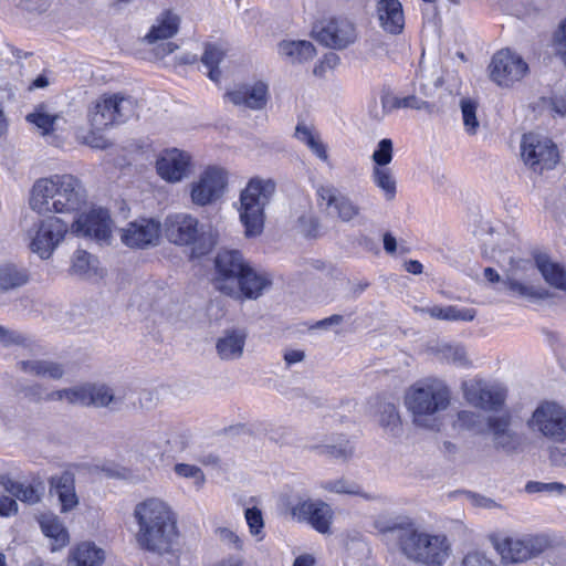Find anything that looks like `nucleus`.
Masks as SVG:
<instances>
[{
	"mask_svg": "<svg viewBox=\"0 0 566 566\" xmlns=\"http://www.w3.org/2000/svg\"><path fill=\"white\" fill-rule=\"evenodd\" d=\"M86 205L85 187L71 174H54L39 178L30 190L29 206L40 216L77 214Z\"/></svg>",
	"mask_w": 566,
	"mask_h": 566,
	"instance_id": "obj_1",
	"label": "nucleus"
},
{
	"mask_svg": "<svg viewBox=\"0 0 566 566\" xmlns=\"http://www.w3.org/2000/svg\"><path fill=\"white\" fill-rule=\"evenodd\" d=\"M138 530L136 542L140 548L158 555L169 554L178 543L177 518L168 503L149 497L134 510Z\"/></svg>",
	"mask_w": 566,
	"mask_h": 566,
	"instance_id": "obj_2",
	"label": "nucleus"
},
{
	"mask_svg": "<svg viewBox=\"0 0 566 566\" xmlns=\"http://www.w3.org/2000/svg\"><path fill=\"white\" fill-rule=\"evenodd\" d=\"M450 390L438 379H427L412 385L405 396V405L417 427L436 430L439 415L450 405Z\"/></svg>",
	"mask_w": 566,
	"mask_h": 566,
	"instance_id": "obj_3",
	"label": "nucleus"
},
{
	"mask_svg": "<svg viewBox=\"0 0 566 566\" xmlns=\"http://www.w3.org/2000/svg\"><path fill=\"white\" fill-rule=\"evenodd\" d=\"M398 547L407 559L424 566H442L450 551L446 535L420 531L415 524L398 537Z\"/></svg>",
	"mask_w": 566,
	"mask_h": 566,
	"instance_id": "obj_4",
	"label": "nucleus"
},
{
	"mask_svg": "<svg viewBox=\"0 0 566 566\" xmlns=\"http://www.w3.org/2000/svg\"><path fill=\"white\" fill-rule=\"evenodd\" d=\"M166 239L177 247H190L192 255L207 254L214 240L207 227L188 212L170 213L161 224Z\"/></svg>",
	"mask_w": 566,
	"mask_h": 566,
	"instance_id": "obj_5",
	"label": "nucleus"
},
{
	"mask_svg": "<svg viewBox=\"0 0 566 566\" xmlns=\"http://www.w3.org/2000/svg\"><path fill=\"white\" fill-rule=\"evenodd\" d=\"M275 192L271 179L252 178L240 195L239 214L248 238L258 237L264 227V208Z\"/></svg>",
	"mask_w": 566,
	"mask_h": 566,
	"instance_id": "obj_6",
	"label": "nucleus"
},
{
	"mask_svg": "<svg viewBox=\"0 0 566 566\" xmlns=\"http://www.w3.org/2000/svg\"><path fill=\"white\" fill-rule=\"evenodd\" d=\"M137 107L133 96L122 93L103 94L92 103L87 117L92 128L104 130L135 117Z\"/></svg>",
	"mask_w": 566,
	"mask_h": 566,
	"instance_id": "obj_7",
	"label": "nucleus"
},
{
	"mask_svg": "<svg viewBox=\"0 0 566 566\" xmlns=\"http://www.w3.org/2000/svg\"><path fill=\"white\" fill-rule=\"evenodd\" d=\"M125 389H114L105 384H86L62 389L50 395L51 400H66L81 406L118 409L126 399Z\"/></svg>",
	"mask_w": 566,
	"mask_h": 566,
	"instance_id": "obj_8",
	"label": "nucleus"
},
{
	"mask_svg": "<svg viewBox=\"0 0 566 566\" xmlns=\"http://www.w3.org/2000/svg\"><path fill=\"white\" fill-rule=\"evenodd\" d=\"M71 227L57 216L45 214L28 231L29 249L48 260L64 241Z\"/></svg>",
	"mask_w": 566,
	"mask_h": 566,
	"instance_id": "obj_9",
	"label": "nucleus"
},
{
	"mask_svg": "<svg viewBox=\"0 0 566 566\" xmlns=\"http://www.w3.org/2000/svg\"><path fill=\"white\" fill-rule=\"evenodd\" d=\"M530 429L539 436L554 441H566V408L556 402H543L528 420Z\"/></svg>",
	"mask_w": 566,
	"mask_h": 566,
	"instance_id": "obj_10",
	"label": "nucleus"
},
{
	"mask_svg": "<svg viewBox=\"0 0 566 566\" xmlns=\"http://www.w3.org/2000/svg\"><path fill=\"white\" fill-rule=\"evenodd\" d=\"M71 232L76 237L94 240L101 244H109L113 232V220L108 210L92 208L74 214Z\"/></svg>",
	"mask_w": 566,
	"mask_h": 566,
	"instance_id": "obj_11",
	"label": "nucleus"
},
{
	"mask_svg": "<svg viewBox=\"0 0 566 566\" xmlns=\"http://www.w3.org/2000/svg\"><path fill=\"white\" fill-rule=\"evenodd\" d=\"M226 187L227 172L219 167H208L189 184L190 201L200 208L211 206L223 196Z\"/></svg>",
	"mask_w": 566,
	"mask_h": 566,
	"instance_id": "obj_12",
	"label": "nucleus"
},
{
	"mask_svg": "<svg viewBox=\"0 0 566 566\" xmlns=\"http://www.w3.org/2000/svg\"><path fill=\"white\" fill-rule=\"evenodd\" d=\"M494 546L503 559L512 563H524L548 549L551 541L544 534H528L517 538L506 537L496 541Z\"/></svg>",
	"mask_w": 566,
	"mask_h": 566,
	"instance_id": "obj_13",
	"label": "nucleus"
},
{
	"mask_svg": "<svg viewBox=\"0 0 566 566\" xmlns=\"http://www.w3.org/2000/svg\"><path fill=\"white\" fill-rule=\"evenodd\" d=\"M250 263L238 250L220 251L214 259V275L212 283L214 287L229 295L230 292H238L235 283Z\"/></svg>",
	"mask_w": 566,
	"mask_h": 566,
	"instance_id": "obj_14",
	"label": "nucleus"
},
{
	"mask_svg": "<svg viewBox=\"0 0 566 566\" xmlns=\"http://www.w3.org/2000/svg\"><path fill=\"white\" fill-rule=\"evenodd\" d=\"M521 156L524 163L536 172L552 169L558 161L556 145L549 138L535 133L523 136Z\"/></svg>",
	"mask_w": 566,
	"mask_h": 566,
	"instance_id": "obj_15",
	"label": "nucleus"
},
{
	"mask_svg": "<svg viewBox=\"0 0 566 566\" xmlns=\"http://www.w3.org/2000/svg\"><path fill=\"white\" fill-rule=\"evenodd\" d=\"M316 197L318 207L343 222H349L360 214V207L332 184L317 186Z\"/></svg>",
	"mask_w": 566,
	"mask_h": 566,
	"instance_id": "obj_16",
	"label": "nucleus"
},
{
	"mask_svg": "<svg viewBox=\"0 0 566 566\" xmlns=\"http://www.w3.org/2000/svg\"><path fill=\"white\" fill-rule=\"evenodd\" d=\"M289 507L292 517L296 521L308 523L318 533L329 532L334 513L324 501L297 496L294 503L289 504Z\"/></svg>",
	"mask_w": 566,
	"mask_h": 566,
	"instance_id": "obj_17",
	"label": "nucleus"
},
{
	"mask_svg": "<svg viewBox=\"0 0 566 566\" xmlns=\"http://www.w3.org/2000/svg\"><path fill=\"white\" fill-rule=\"evenodd\" d=\"M489 70L493 82L500 86H511L525 76L528 65L521 55L504 49L493 55Z\"/></svg>",
	"mask_w": 566,
	"mask_h": 566,
	"instance_id": "obj_18",
	"label": "nucleus"
},
{
	"mask_svg": "<svg viewBox=\"0 0 566 566\" xmlns=\"http://www.w3.org/2000/svg\"><path fill=\"white\" fill-rule=\"evenodd\" d=\"M464 399L473 407L484 411H499L506 399L503 386L481 379L465 381L462 386Z\"/></svg>",
	"mask_w": 566,
	"mask_h": 566,
	"instance_id": "obj_19",
	"label": "nucleus"
},
{
	"mask_svg": "<svg viewBox=\"0 0 566 566\" xmlns=\"http://www.w3.org/2000/svg\"><path fill=\"white\" fill-rule=\"evenodd\" d=\"M161 233V223L156 218H138L120 229V241L130 249L156 247Z\"/></svg>",
	"mask_w": 566,
	"mask_h": 566,
	"instance_id": "obj_20",
	"label": "nucleus"
},
{
	"mask_svg": "<svg viewBox=\"0 0 566 566\" xmlns=\"http://www.w3.org/2000/svg\"><path fill=\"white\" fill-rule=\"evenodd\" d=\"M192 169V159L189 153L169 148L163 150L156 160V170L161 179L177 184L188 178Z\"/></svg>",
	"mask_w": 566,
	"mask_h": 566,
	"instance_id": "obj_21",
	"label": "nucleus"
},
{
	"mask_svg": "<svg viewBox=\"0 0 566 566\" xmlns=\"http://www.w3.org/2000/svg\"><path fill=\"white\" fill-rule=\"evenodd\" d=\"M238 281L235 283L238 292H230L228 295L234 300H258L272 285V276L254 269L251 264Z\"/></svg>",
	"mask_w": 566,
	"mask_h": 566,
	"instance_id": "obj_22",
	"label": "nucleus"
},
{
	"mask_svg": "<svg viewBox=\"0 0 566 566\" xmlns=\"http://www.w3.org/2000/svg\"><path fill=\"white\" fill-rule=\"evenodd\" d=\"M316 38L325 46L342 50L356 39L354 24L345 19H332L317 32Z\"/></svg>",
	"mask_w": 566,
	"mask_h": 566,
	"instance_id": "obj_23",
	"label": "nucleus"
},
{
	"mask_svg": "<svg viewBox=\"0 0 566 566\" xmlns=\"http://www.w3.org/2000/svg\"><path fill=\"white\" fill-rule=\"evenodd\" d=\"M226 96L234 105L260 111L268 103L269 86L262 81L253 84H243L227 92Z\"/></svg>",
	"mask_w": 566,
	"mask_h": 566,
	"instance_id": "obj_24",
	"label": "nucleus"
},
{
	"mask_svg": "<svg viewBox=\"0 0 566 566\" xmlns=\"http://www.w3.org/2000/svg\"><path fill=\"white\" fill-rule=\"evenodd\" d=\"M247 332L243 328H227L216 339V352L223 361L238 360L243 356Z\"/></svg>",
	"mask_w": 566,
	"mask_h": 566,
	"instance_id": "obj_25",
	"label": "nucleus"
},
{
	"mask_svg": "<svg viewBox=\"0 0 566 566\" xmlns=\"http://www.w3.org/2000/svg\"><path fill=\"white\" fill-rule=\"evenodd\" d=\"M50 488L55 492L61 504V513H69L77 507L80 501L75 491L74 474L64 471L49 480Z\"/></svg>",
	"mask_w": 566,
	"mask_h": 566,
	"instance_id": "obj_26",
	"label": "nucleus"
},
{
	"mask_svg": "<svg viewBox=\"0 0 566 566\" xmlns=\"http://www.w3.org/2000/svg\"><path fill=\"white\" fill-rule=\"evenodd\" d=\"M377 17L381 28L391 34H399L405 27L402 6L399 0H378Z\"/></svg>",
	"mask_w": 566,
	"mask_h": 566,
	"instance_id": "obj_27",
	"label": "nucleus"
},
{
	"mask_svg": "<svg viewBox=\"0 0 566 566\" xmlns=\"http://www.w3.org/2000/svg\"><path fill=\"white\" fill-rule=\"evenodd\" d=\"M279 55L290 64H302L316 55L312 42L305 40H283L277 45Z\"/></svg>",
	"mask_w": 566,
	"mask_h": 566,
	"instance_id": "obj_28",
	"label": "nucleus"
},
{
	"mask_svg": "<svg viewBox=\"0 0 566 566\" xmlns=\"http://www.w3.org/2000/svg\"><path fill=\"white\" fill-rule=\"evenodd\" d=\"M36 520L43 534L52 541V551L60 549L69 544V532L57 515L51 512L42 513Z\"/></svg>",
	"mask_w": 566,
	"mask_h": 566,
	"instance_id": "obj_29",
	"label": "nucleus"
},
{
	"mask_svg": "<svg viewBox=\"0 0 566 566\" xmlns=\"http://www.w3.org/2000/svg\"><path fill=\"white\" fill-rule=\"evenodd\" d=\"M17 367L25 374L53 380L61 379L65 373L62 364L46 359L20 360Z\"/></svg>",
	"mask_w": 566,
	"mask_h": 566,
	"instance_id": "obj_30",
	"label": "nucleus"
},
{
	"mask_svg": "<svg viewBox=\"0 0 566 566\" xmlns=\"http://www.w3.org/2000/svg\"><path fill=\"white\" fill-rule=\"evenodd\" d=\"M535 264L545 282L566 293V269L552 261L546 254H539L535 258Z\"/></svg>",
	"mask_w": 566,
	"mask_h": 566,
	"instance_id": "obj_31",
	"label": "nucleus"
},
{
	"mask_svg": "<svg viewBox=\"0 0 566 566\" xmlns=\"http://www.w3.org/2000/svg\"><path fill=\"white\" fill-rule=\"evenodd\" d=\"M179 28V18L170 11H165L156 20L149 32L145 35L144 40L149 44H155L159 41L167 40L175 35Z\"/></svg>",
	"mask_w": 566,
	"mask_h": 566,
	"instance_id": "obj_32",
	"label": "nucleus"
},
{
	"mask_svg": "<svg viewBox=\"0 0 566 566\" xmlns=\"http://www.w3.org/2000/svg\"><path fill=\"white\" fill-rule=\"evenodd\" d=\"M30 280L27 269L13 263L0 264V290L10 291L25 285Z\"/></svg>",
	"mask_w": 566,
	"mask_h": 566,
	"instance_id": "obj_33",
	"label": "nucleus"
},
{
	"mask_svg": "<svg viewBox=\"0 0 566 566\" xmlns=\"http://www.w3.org/2000/svg\"><path fill=\"white\" fill-rule=\"evenodd\" d=\"M381 105L385 113H390L398 108H411L426 111L427 113L432 112V106L428 102L415 95L399 97L388 93L381 96Z\"/></svg>",
	"mask_w": 566,
	"mask_h": 566,
	"instance_id": "obj_34",
	"label": "nucleus"
},
{
	"mask_svg": "<svg viewBox=\"0 0 566 566\" xmlns=\"http://www.w3.org/2000/svg\"><path fill=\"white\" fill-rule=\"evenodd\" d=\"M71 558L75 566H98L103 563L105 553L95 544L84 542L73 549Z\"/></svg>",
	"mask_w": 566,
	"mask_h": 566,
	"instance_id": "obj_35",
	"label": "nucleus"
},
{
	"mask_svg": "<svg viewBox=\"0 0 566 566\" xmlns=\"http://www.w3.org/2000/svg\"><path fill=\"white\" fill-rule=\"evenodd\" d=\"M412 520L406 515L379 514L374 521V527L380 533L397 532V538L411 528Z\"/></svg>",
	"mask_w": 566,
	"mask_h": 566,
	"instance_id": "obj_36",
	"label": "nucleus"
},
{
	"mask_svg": "<svg viewBox=\"0 0 566 566\" xmlns=\"http://www.w3.org/2000/svg\"><path fill=\"white\" fill-rule=\"evenodd\" d=\"M295 137L304 143L321 160L325 163L328 160L326 145L322 142L319 135L311 127L298 124L295 128Z\"/></svg>",
	"mask_w": 566,
	"mask_h": 566,
	"instance_id": "obj_37",
	"label": "nucleus"
},
{
	"mask_svg": "<svg viewBox=\"0 0 566 566\" xmlns=\"http://www.w3.org/2000/svg\"><path fill=\"white\" fill-rule=\"evenodd\" d=\"M224 56L226 50L219 44H207L201 56V62L207 70V75L216 83L220 80L221 72L218 66Z\"/></svg>",
	"mask_w": 566,
	"mask_h": 566,
	"instance_id": "obj_38",
	"label": "nucleus"
},
{
	"mask_svg": "<svg viewBox=\"0 0 566 566\" xmlns=\"http://www.w3.org/2000/svg\"><path fill=\"white\" fill-rule=\"evenodd\" d=\"M431 317L444 321H463L470 322L475 317L473 308H460L457 306H433L426 310Z\"/></svg>",
	"mask_w": 566,
	"mask_h": 566,
	"instance_id": "obj_39",
	"label": "nucleus"
},
{
	"mask_svg": "<svg viewBox=\"0 0 566 566\" xmlns=\"http://www.w3.org/2000/svg\"><path fill=\"white\" fill-rule=\"evenodd\" d=\"M97 259L84 250L74 252L72 259V272L83 277L97 275Z\"/></svg>",
	"mask_w": 566,
	"mask_h": 566,
	"instance_id": "obj_40",
	"label": "nucleus"
},
{
	"mask_svg": "<svg viewBox=\"0 0 566 566\" xmlns=\"http://www.w3.org/2000/svg\"><path fill=\"white\" fill-rule=\"evenodd\" d=\"M479 104L476 101L469 97H463L460 101V109L462 114V122L464 130L468 135L473 136L478 133L480 122L478 118Z\"/></svg>",
	"mask_w": 566,
	"mask_h": 566,
	"instance_id": "obj_41",
	"label": "nucleus"
},
{
	"mask_svg": "<svg viewBox=\"0 0 566 566\" xmlns=\"http://www.w3.org/2000/svg\"><path fill=\"white\" fill-rule=\"evenodd\" d=\"M503 284L513 293L527 298L543 300L548 295L547 291L544 289L521 283L511 274H506L505 280H503Z\"/></svg>",
	"mask_w": 566,
	"mask_h": 566,
	"instance_id": "obj_42",
	"label": "nucleus"
},
{
	"mask_svg": "<svg viewBox=\"0 0 566 566\" xmlns=\"http://www.w3.org/2000/svg\"><path fill=\"white\" fill-rule=\"evenodd\" d=\"M371 177L375 185L384 191L387 199L390 200L395 197L396 180L390 168L386 166L374 167Z\"/></svg>",
	"mask_w": 566,
	"mask_h": 566,
	"instance_id": "obj_43",
	"label": "nucleus"
},
{
	"mask_svg": "<svg viewBox=\"0 0 566 566\" xmlns=\"http://www.w3.org/2000/svg\"><path fill=\"white\" fill-rule=\"evenodd\" d=\"M59 119L60 116L49 113L44 105H40L33 113L27 116V120L40 128L43 135L51 133Z\"/></svg>",
	"mask_w": 566,
	"mask_h": 566,
	"instance_id": "obj_44",
	"label": "nucleus"
},
{
	"mask_svg": "<svg viewBox=\"0 0 566 566\" xmlns=\"http://www.w3.org/2000/svg\"><path fill=\"white\" fill-rule=\"evenodd\" d=\"M0 345L6 347L18 345L30 349L38 347L35 340L31 336L3 326H0Z\"/></svg>",
	"mask_w": 566,
	"mask_h": 566,
	"instance_id": "obj_45",
	"label": "nucleus"
},
{
	"mask_svg": "<svg viewBox=\"0 0 566 566\" xmlns=\"http://www.w3.org/2000/svg\"><path fill=\"white\" fill-rule=\"evenodd\" d=\"M379 424L392 434H397L400 430V416L394 403L387 402L381 405L379 410Z\"/></svg>",
	"mask_w": 566,
	"mask_h": 566,
	"instance_id": "obj_46",
	"label": "nucleus"
},
{
	"mask_svg": "<svg viewBox=\"0 0 566 566\" xmlns=\"http://www.w3.org/2000/svg\"><path fill=\"white\" fill-rule=\"evenodd\" d=\"M321 488L325 491L337 494L360 495L367 500L373 499L371 496L363 493L357 484L345 479L324 481L321 483Z\"/></svg>",
	"mask_w": 566,
	"mask_h": 566,
	"instance_id": "obj_47",
	"label": "nucleus"
},
{
	"mask_svg": "<svg viewBox=\"0 0 566 566\" xmlns=\"http://www.w3.org/2000/svg\"><path fill=\"white\" fill-rule=\"evenodd\" d=\"M454 426L460 429L475 432L483 431V418L480 413L471 410H461L458 412Z\"/></svg>",
	"mask_w": 566,
	"mask_h": 566,
	"instance_id": "obj_48",
	"label": "nucleus"
},
{
	"mask_svg": "<svg viewBox=\"0 0 566 566\" xmlns=\"http://www.w3.org/2000/svg\"><path fill=\"white\" fill-rule=\"evenodd\" d=\"M174 470L178 476L192 480L197 488H201L206 481L205 473L197 465L178 463Z\"/></svg>",
	"mask_w": 566,
	"mask_h": 566,
	"instance_id": "obj_49",
	"label": "nucleus"
},
{
	"mask_svg": "<svg viewBox=\"0 0 566 566\" xmlns=\"http://www.w3.org/2000/svg\"><path fill=\"white\" fill-rule=\"evenodd\" d=\"M493 443L496 449H501L507 453H512L518 449L521 444V438L515 431L510 429L506 432L495 437L493 439Z\"/></svg>",
	"mask_w": 566,
	"mask_h": 566,
	"instance_id": "obj_50",
	"label": "nucleus"
},
{
	"mask_svg": "<svg viewBox=\"0 0 566 566\" xmlns=\"http://www.w3.org/2000/svg\"><path fill=\"white\" fill-rule=\"evenodd\" d=\"M392 142L389 138L381 139L373 154L375 167H385L392 160Z\"/></svg>",
	"mask_w": 566,
	"mask_h": 566,
	"instance_id": "obj_51",
	"label": "nucleus"
},
{
	"mask_svg": "<svg viewBox=\"0 0 566 566\" xmlns=\"http://www.w3.org/2000/svg\"><path fill=\"white\" fill-rule=\"evenodd\" d=\"M247 524L250 528V533L254 536L263 538L262 530L264 527V520L261 510L258 507H249L244 512Z\"/></svg>",
	"mask_w": 566,
	"mask_h": 566,
	"instance_id": "obj_52",
	"label": "nucleus"
},
{
	"mask_svg": "<svg viewBox=\"0 0 566 566\" xmlns=\"http://www.w3.org/2000/svg\"><path fill=\"white\" fill-rule=\"evenodd\" d=\"M13 499L33 505L41 501V491L32 484L20 483Z\"/></svg>",
	"mask_w": 566,
	"mask_h": 566,
	"instance_id": "obj_53",
	"label": "nucleus"
},
{
	"mask_svg": "<svg viewBox=\"0 0 566 566\" xmlns=\"http://www.w3.org/2000/svg\"><path fill=\"white\" fill-rule=\"evenodd\" d=\"M442 354L452 364L465 366L469 363L467 350L460 345H446L442 348Z\"/></svg>",
	"mask_w": 566,
	"mask_h": 566,
	"instance_id": "obj_54",
	"label": "nucleus"
},
{
	"mask_svg": "<svg viewBox=\"0 0 566 566\" xmlns=\"http://www.w3.org/2000/svg\"><path fill=\"white\" fill-rule=\"evenodd\" d=\"M566 490V486L558 482H537V481H530L525 485V491L530 494L533 493H562Z\"/></svg>",
	"mask_w": 566,
	"mask_h": 566,
	"instance_id": "obj_55",
	"label": "nucleus"
},
{
	"mask_svg": "<svg viewBox=\"0 0 566 566\" xmlns=\"http://www.w3.org/2000/svg\"><path fill=\"white\" fill-rule=\"evenodd\" d=\"M488 426L494 439L499 434L504 433L511 429V416L509 413L491 416L488 418Z\"/></svg>",
	"mask_w": 566,
	"mask_h": 566,
	"instance_id": "obj_56",
	"label": "nucleus"
},
{
	"mask_svg": "<svg viewBox=\"0 0 566 566\" xmlns=\"http://www.w3.org/2000/svg\"><path fill=\"white\" fill-rule=\"evenodd\" d=\"M324 449L327 454L344 460L352 457L354 452L353 446L348 440H344L339 444H327Z\"/></svg>",
	"mask_w": 566,
	"mask_h": 566,
	"instance_id": "obj_57",
	"label": "nucleus"
},
{
	"mask_svg": "<svg viewBox=\"0 0 566 566\" xmlns=\"http://www.w3.org/2000/svg\"><path fill=\"white\" fill-rule=\"evenodd\" d=\"M19 512V505L15 499L10 495L0 494V516L11 517Z\"/></svg>",
	"mask_w": 566,
	"mask_h": 566,
	"instance_id": "obj_58",
	"label": "nucleus"
},
{
	"mask_svg": "<svg viewBox=\"0 0 566 566\" xmlns=\"http://www.w3.org/2000/svg\"><path fill=\"white\" fill-rule=\"evenodd\" d=\"M462 566H496L485 554L480 552L469 553L462 560Z\"/></svg>",
	"mask_w": 566,
	"mask_h": 566,
	"instance_id": "obj_59",
	"label": "nucleus"
},
{
	"mask_svg": "<svg viewBox=\"0 0 566 566\" xmlns=\"http://www.w3.org/2000/svg\"><path fill=\"white\" fill-rule=\"evenodd\" d=\"M300 230L308 237L316 235L318 231V220L312 214L302 216L298 219Z\"/></svg>",
	"mask_w": 566,
	"mask_h": 566,
	"instance_id": "obj_60",
	"label": "nucleus"
},
{
	"mask_svg": "<svg viewBox=\"0 0 566 566\" xmlns=\"http://www.w3.org/2000/svg\"><path fill=\"white\" fill-rule=\"evenodd\" d=\"M217 533L222 543L228 544L235 549L242 548L241 538L231 530H229L227 527H222V528H218Z\"/></svg>",
	"mask_w": 566,
	"mask_h": 566,
	"instance_id": "obj_61",
	"label": "nucleus"
},
{
	"mask_svg": "<svg viewBox=\"0 0 566 566\" xmlns=\"http://www.w3.org/2000/svg\"><path fill=\"white\" fill-rule=\"evenodd\" d=\"M555 48L557 54L562 56L566 64V20L560 24L559 30L555 34Z\"/></svg>",
	"mask_w": 566,
	"mask_h": 566,
	"instance_id": "obj_62",
	"label": "nucleus"
},
{
	"mask_svg": "<svg viewBox=\"0 0 566 566\" xmlns=\"http://www.w3.org/2000/svg\"><path fill=\"white\" fill-rule=\"evenodd\" d=\"M95 130L96 129L92 128V130L87 133L84 137V143L95 149L107 148L109 146L108 140L104 136L98 135Z\"/></svg>",
	"mask_w": 566,
	"mask_h": 566,
	"instance_id": "obj_63",
	"label": "nucleus"
},
{
	"mask_svg": "<svg viewBox=\"0 0 566 566\" xmlns=\"http://www.w3.org/2000/svg\"><path fill=\"white\" fill-rule=\"evenodd\" d=\"M21 482H17L14 481L9 473H1L0 474V486L6 491L8 492L9 494L12 495V497L14 496L18 488H19V484Z\"/></svg>",
	"mask_w": 566,
	"mask_h": 566,
	"instance_id": "obj_64",
	"label": "nucleus"
}]
</instances>
